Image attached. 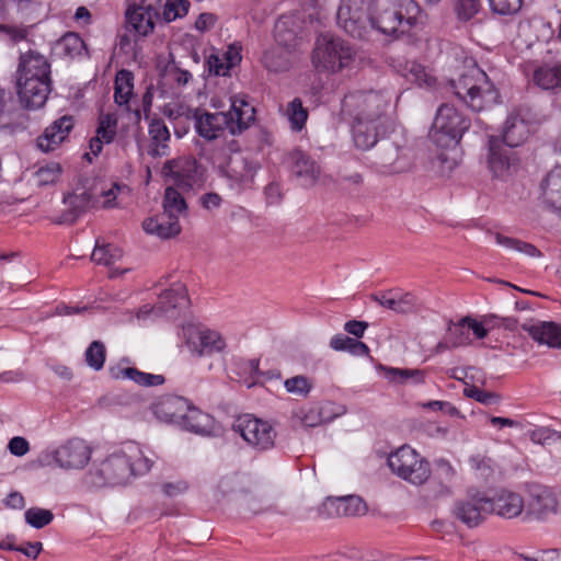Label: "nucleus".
Returning <instances> with one entry per match:
<instances>
[{"label": "nucleus", "instance_id": "obj_1", "mask_svg": "<svg viewBox=\"0 0 561 561\" xmlns=\"http://www.w3.org/2000/svg\"><path fill=\"white\" fill-rule=\"evenodd\" d=\"M420 13L415 0H342L336 19L352 37L365 38L374 28L383 34L409 32Z\"/></svg>", "mask_w": 561, "mask_h": 561}, {"label": "nucleus", "instance_id": "obj_2", "mask_svg": "<svg viewBox=\"0 0 561 561\" xmlns=\"http://www.w3.org/2000/svg\"><path fill=\"white\" fill-rule=\"evenodd\" d=\"M342 112L350 116L356 148H373L378 138L392 128L391 96L381 91H356L342 102Z\"/></svg>", "mask_w": 561, "mask_h": 561}, {"label": "nucleus", "instance_id": "obj_3", "mask_svg": "<svg viewBox=\"0 0 561 561\" xmlns=\"http://www.w3.org/2000/svg\"><path fill=\"white\" fill-rule=\"evenodd\" d=\"M455 95L474 112L496 104L500 93L488 75L476 64L469 66L458 79L450 81Z\"/></svg>", "mask_w": 561, "mask_h": 561}, {"label": "nucleus", "instance_id": "obj_4", "mask_svg": "<svg viewBox=\"0 0 561 561\" xmlns=\"http://www.w3.org/2000/svg\"><path fill=\"white\" fill-rule=\"evenodd\" d=\"M125 192H129L127 185L112 182L108 185H96L91 192L82 191L81 193L68 194L64 197V203L69 209L61 216L59 222H73L89 207L114 208L118 205L116 202L118 195Z\"/></svg>", "mask_w": 561, "mask_h": 561}, {"label": "nucleus", "instance_id": "obj_5", "mask_svg": "<svg viewBox=\"0 0 561 561\" xmlns=\"http://www.w3.org/2000/svg\"><path fill=\"white\" fill-rule=\"evenodd\" d=\"M353 48L341 38L321 35L317 38L312 54L316 69L336 72L351 66L354 61Z\"/></svg>", "mask_w": 561, "mask_h": 561}, {"label": "nucleus", "instance_id": "obj_6", "mask_svg": "<svg viewBox=\"0 0 561 561\" xmlns=\"http://www.w3.org/2000/svg\"><path fill=\"white\" fill-rule=\"evenodd\" d=\"M470 127V119L456 107L443 104L437 110L431 137L443 148L456 146Z\"/></svg>", "mask_w": 561, "mask_h": 561}, {"label": "nucleus", "instance_id": "obj_7", "mask_svg": "<svg viewBox=\"0 0 561 561\" xmlns=\"http://www.w3.org/2000/svg\"><path fill=\"white\" fill-rule=\"evenodd\" d=\"M387 462L392 473L415 485L423 484L431 476L428 461L407 445L391 453Z\"/></svg>", "mask_w": 561, "mask_h": 561}, {"label": "nucleus", "instance_id": "obj_8", "mask_svg": "<svg viewBox=\"0 0 561 561\" xmlns=\"http://www.w3.org/2000/svg\"><path fill=\"white\" fill-rule=\"evenodd\" d=\"M493 513L491 497L479 490H468L465 497L455 502L453 514L462 524L473 528L482 524Z\"/></svg>", "mask_w": 561, "mask_h": 561}, {"label": "nucleus", "instance_id": "obj_9", "mask_svg": "<svg viewBox=\"0 0 561 561\" xmlns=\"http://www.w3.org/2000/svg\"><path fill=\"white\" fill-rule=\"evenodd\" d=\"M486 167L494 179L505 181L517 172L519 158L512 147L502 142L500 137L490 136Z\"/></svg>", "mask_w": 561, "mask_h": 561}, {"label": "nucleus", "instance_id": "obj_10", "mask_svg": "<svg viewBox=\"0 0 561 561\" xmlns=\"http://www.w3.org/2000/svg\"><path fill=\"white\" fill-rule=\"evenodd\" d=\"M374 151V163L385 174H399L412 167L408 150L390 139L378 138Z\"/></svg>", "mask_w": 561, "mask_h": 561}, {"label": "nucleus", "instance_id": "obj_11", "mask_svg": "<svg viewBox=\"0 0 561 561\" xmlns=\"http://www.w3.org/2000/svg\"><path fill=\"white\" fill-rule=\"evenodd\" d=\"M232 427L250 446L257 450H267L274 447L276 431L266 421L245 414L239 416Z\"/></svg>", "mask_w": 561, "mask_h": 561}, {"label": "nucleus", "instance_id": "obj_12", "mask_svg": "<svg viewBox=\"0 0 561 561\" xmlns=\"http://www.w3.org/2000/svg\"><path fill=\"white\" fill-rule=\"evenodd\" d=\"M130 477V462L125 448L112 454L95 471L89 472L90 482L95 486L124 484Z\"/></svg>", "mask_w": 561, "mask_h": 561}, {"label": "nucleus", "instance_id": "obj_13", "mask_svg": "<svg viewBox=\"0 0 561 561\" xmlns=\"http://www.w3.org/2000/svg\"><path fill=\"white\" fill-rule=\"evenodd\" d=\"M162 173L182 191H192L203 184V171L193 158L169 160Z\"/></svg>", "mask_w": 561, "mask_h": 561}, {"label": "nucleus", "instance_id": "obj_14", "mask_svg": "<svg viewBox=\"0 0 561 561\" xmlns=\"http://www.w3.org/2000/svg\"><path fill=\"white\" fill-rule=\"evenodd\" d=\"M561 511L558 492L546 485H535L529 490L526 504V516L536 520L545 522L551 515Z\"/></svg>", "mask_w": 561, "mask_h": 561}, {"label": "nucleus", "instance_id": "obj_15", "mask_svg": "<svg viewBox=\"0 0 561 561\" xmlns=\"http://www.w3.org/2000/svg\"><path fill=\"white\" fill-rule=\"evenodd\" d=\"M90 446L80 438H72L56 448L50 455L55 463L65 470L83 469L91 459Z\"/></svg>", "mask_w": 561, "mask_h": 561}, {"label": "nucleus", "instance_id": "obj_16", "mask_svg": "<svg viewBox=\"0 0 561 561\" xmlns=\"http://www.w3.org/2000/svg\"><path fill=\"white\" fill-rule=\"evenodd\" d=\"M182 337L187 347L199 356L221 352L226 346L219 333L210 330H202L194 324L183 327Z\"/></svg>", "mask_w": 561, "mask_h": 561}, {"label": "nucleus", "instance_id": "obj_17", "mask_svg": "<svg viewBox=\"0 0 561 561\" xmlns=\"http://www.w3.org/2000/svg\"><path fill=\"white\" fill-rule=\"evenodd\" d=\"M51 91V80L16 75V92L21 104L28 110L42 107Z\"/></svg>", "mask_w": 561, "mask_h": 561}, {"label": "nucleus", "instance_id": "obj_18", "mask_svg": "<svg viewBox=\"0 0 561 561\" xmlns=\"http://www.w3.org/2000/svg\"><path fill=\"white\" fill-rule=\"evenodd\" d=\"M366 508V504L356 495L328 496L317 512L321 518H333L363 515Z\"/></svg>", "mask_w": 561, "mask_h": 561}, {"label": "nucleus", "instance_id": "obj_19", "mask_svg": "<svg viewBox=\"0 0 561 561\" xmlns=\"http://www.w3.org/2000/svg\"><path fill=\"white\" fill-rule=\"evenodd\" d=\"M230 110L225 112L227 129L231 135H240L255 121V108L249 103L245 94H236L230 98Z\"/></svg>", "mask_w": 561, "mask_h": 561}, {"label": "nucleus", "instance_id": "obj_20", "mask_svg": "<svg viewBox=\"0 0 561 561\" xmlns=\"http://www.w3.org/2000/svg\"><path fill=\"white\" fill-rule=\"evenodd\" d=\"M75 118L71 115H64L47 126L43 134L37 137L36 146L43 152L56 150L73 129Z\"/></svg>", "mask_w": 561, "mask_h": 561}, {"label": "nucleus", "instance_id": "obj_21", "mask_svg": "<svg viewBox=\"0 0 561 561\" xmlns=\"http://www.w3.org/2000/svg\"><path fill=\"white\" fill-rule=\"evenodd\" d=\"M371 298L380 306L401 314L416 312L421 307L420 299L412 293L389 290L373 295Z\"/></svg>", "mask_w": 561, "mask_h": 561}, {"label": "nucleus", "instance_id": "obj_22", "mask_svg": "<svg viewBox=\"0 0 561 561\" xmlns=\"http://www.w3.org/2000/svg\"><path fill=\"white\" fill-rule=\"evenodd\" d=\"M257 169L259 164L254 160L237 152L228 158L224 170L230 180L248 185L253 182Z\"/></svg>", "mask_w": 561, "mask_h": 561}, {"label": "nucleus", "instance_id": "obj_23", "mask_svg": "<svg viewBox=\"0 0 561 561\" xmlns=\"http://www.w3.org/2000/svg\"><path fill=\"white\" fill-rule=\"evenodd\" d=\"M541 202L549 211L561 217V167L553 168L542 180Z\"/></svg>", "mask_w": 561, "mask_h": 561}, {"label": "nucleus", "instance_id": "obj_24", "mask_svg": "<svg viewBox=\"0 0 561 561\" xmlns=\"http://www.w3.org/2000/svg\"><path fill=\"white\" fill-rule=\"evenodd\" d=\"M291 173L301 181L304 186L313 185L321 173V169L307 153L294 150L289 154Z\"/></svg>", "mask_w": 561, "mask_h": 561}, {"label": "nucleus", "instance_id": "obj_25", "mask_svg": "<svg viewBox=\"0 0 561 561\" xmlns=\"http://www.w3.org/2000/svg\"><path fill=\"white\" fill-rule=\"evenodd\" d=\"M522 329L539 344L551 348L561 347V325L556 322L537 321L535 323H524Z\"/></svg>", "mask_w": 561, "mask_h": 561}, {"label": "nucleus", "instance_id": "obj_26", "mask_svg": "<svg viewBox=\"0 0 561 561\" xmlns=\"http://www.w3.org/2000/svg\"><path fill=\"white\" fill-rule=\"evenodd\" d=\"M188 305L190 299L185 285L175 284L172 288L164 290L160 295L157 309L159 314L174 318L178 314V310L185 309Z\"/></svg>", "mask_w": 561, "mask_h": 561}, {"label": "nucleus", "instance_id": "obj_27", "mask_svg": "<svg viewBox=\"0 0 561 561\" xmlns=\"http://www.w3.org/2000/svg\"><path fill=\"white\" fill-rule=\"evenodd\" d=\"M195 129L197 134L206 140H214L218 138L227 128V117L225 112L218 113H199L195 111Z\"/></svg>", "mask_w": 561, "mask_h": 561}, {"label": "nucleus", "instance_id": "obj_28", "mask_svg": "<svg viewBox=\"0 0 561 561\" xmlns=\"http://www.w3.org/2000/svg\"><path fill=\"white\" fill-rule=\"evenodd\" d=\"M16 75L27 78L51 80L50 64L44 55L35 50H30L21 55Z\"/></svg>", "mask_w": 561, "mask_h": 561}, {"label": "nucleus", "instance_id": "obj_29", "mask_svg": "<svg viewBox=\"0 0 561 561\" xmlns=\"http://www.w3.org/2000/svg\"><path fill=\"white\" fill-rule=\"evenodd\" d=\"M493 513L512 519L522 515L525 508V502L518 493L501 490L494 497H491Z\"/></svg>", "mask_w": 561, "mask_h": 561}, {"label": "nucleus", "instance_id": "obj_30", "mask_svg": "<svg viewBox=\"0 0 561 561\" xmlns=\"http://www.w3.org/2000/svg\"><path fill=\"white\" fill-rule=\"evenodd\" d=\"M190 402L178 396H167L154 405L156 416L167 423L180 424L185 417Z\"/></svg>", "mask_w": 561, "mask_h": 561}, {"label": "nucleus", "instance_id": "obj_31", "mask_svg": "<svg viewBox=\"0 0 561 561\" xmlns=\"http://www.w3.org/2000/svg\"><path fill=\"white\" fill-rule=\"evenodd\" d=\"M142 228L147 233L157 236L160 239H170L181 232L179 220L173 215L164 211L145 219Z\"/></svg>", "mask_w": 561, "mask_h": 561}, {"label": "nucleus", "instance_id": "obj_32", "mask_svg": "<svg viewBox=\"0 0 561 561\" xmlns=\"http://www.w3.org/2000/svg\"><path fill=\"white\" fill-rule=\"evenodd\" d=\"M158 15L157 11L148 5H135L126 11L128 25L139 35L146 36L154 27L153 19Z\"/></svg>", "mask_w": 561, "mask_h": 561}, {"label": "nucleus", "instance_id": "obj_33", "mask_svg": "<svg viewBox=\"0 0 561 561\" xmlns=\"http://www.w3.org/2000/svg\"><path fill=\"white\" fill-rule=\"evenodd\" d=\"M529 134L528 123L518 113H512L505 122L502 138L500 139L502 142L515 148L525 142Z\"/></svg>", "mask_w": 561, "mask_h": 561}, {"label": "nucleus", "instance_id": "obj_34", "mask_svg": "<svg viewBox=\"0 0 561 561\" xmlns=\"http://www.w3.org/2000/svg\"><path fill=\"white\" fill-rule=\"evenodd\" d=\"M295 58V51L273 45L262 56V65L270 72H284L290 69Z\"/></svg>", "mask_w": 561, "mask_h": 561}, {"label": "nucleus", "instance_id": "obj_35", "mask_svg": "<svg viewBox=\"0 0 561 561\" xmlns=\"http://www.w3.org/2000/svg\"><path fill=\"white\" fill-rule=\"evenodd\" d=\"M184 415L185 417H183L179 424L182 428L197 434H205L209 432L213 424V419L209 414L204 413L190 403L188 410Z\"/></svg>", "mask_w": 561, "mask_h": 561}, {"label": "nucleus", "instance_id": "obj_36", "mask_svg": "<svg viewBox=\"0 0 561 561\" xmlns=\"http://www.w3.org/2000/svg\"><path fill=\"white\" fill-rule=\"evenodd\" d=\"M149 135L153 147L150 150L152 157H162L167 154L170 131L161 118H154L149 124Z\"/></svg>", "mask_w": 561, "mask_h": 561}, {"label": "nucleus", "instance_id": "obj_37", "mask_svg": "<svg viewBox=\"0 0 561 561\" xmlns=\"http://www.w3.org/2000/svg\"><path fill=\"white\" fill-rule=\"evenodd\" d=\"M134 91V76L128 70H119L116 73L114 87V101L118 106L129 110V100Z\"/></svg>", "mask_w": 561, "mask_h": 561}, {"label": "nucleus", "instance_id": "obj_38", "mask_svg": "<svg viewBox=\"0 0 561 561\" xmlns=\"http://www.w3.org/2000/svg\"><path fill=\"white\" fill-rule=\"evenodd\" d=\"M291 25V20L279 19L274 26V39L275 45L284 48H290L293 51L296 53L299 39L297 37L296 31Z\"/></svg>", "mask_w": 561, "mask_h": 561}, {"label": "nucleus", "instance_id": "obj_39", "mask_svg": "<svg viewBox=\"0 0 561 561\" xmlns=\"http://www.w3.org/2000/svg\"><path fill=\"white\" fill-rule=\"evenodd\" d=\"M535 83L543 90H551L561 85V64L542 66L534 72Z\"/></svg>", "mask_w": 561, "mask_h": 561}, {"label": "nucleus", "instance_id": "obj_40", "mask_svg": "<svg viewBox=\"0 0 561 561\" xmlns=\"http://www.w3.org/2000/svg\"><path fill=\"white\" fill-rule=\"evenodd\" d=\"M191 79V72L181 69L174 60L169 61L161 73V84L176 89L186 85Z\"/></svg>", "mask_w": 561, "mask_h": 561}, {"label": "nucleus", "instance_id": "obj_41", "mask_svg": "<svg viewBox=\"0 0 561 561\" xmlns=\"http://www.w3.org/2000/svg\"><path fill=\"white\" fill-rule=\"evenodd\" d=\"M162 207L164 213L173 215L178 220L187 210L184 197L172 186L167 187L164 191Z\"/></svg>", "mask_w": 561, "mask_h": 561}, {"label": "nucleus", "instance_id": "obj_42", "mask_svg": "<svg viewBox=\"0 0 561 561\" xmlns=\"http://www.w3.org/2000/svg\"><path fill=\"white\" fill-rule=\"evenodd\" d=\"M330 347L334 351H347L355 356H365L369 353L365 343L342 334H336L331 339Z\"/></svg>", "mask_w": 561, "mask_h": 561}, {"label": "nucleus", "instance_id": "obj_43", "mask_svg": "<svg viewBox=\"0 0 561 561\" xmlns=\"http://www.w3.org/2000/svg\"><path fill=\"white\" fill-rule=\"evenodd\" d=\"M125 451L130 462L131 476L145 474L150 470L152 461L142 455L137 445H126Z\"/></svg>", "mask_w": 561, "mask_h": 561}, {"label": "nucleus", "instance_id": "obj_44", "mask_svg": "<svg viewBox=\"0 0 561 561\" xmlns=\"http://www.w3.org/2000/svg\"><path fill=\"white\" fill-rule=\"evenodd\" d=\"M123 252L119 248L113 244L100 245L99 242H96L91 255V260L96 264L111 266L116 261L121 260Z\"/></svg>", "mask_w": 561, "mask_h": 561}, {"label": "nucleus", "instance_id": "obj_45", "mask_svg": "<svg viewBox=\"0 0 561 561\" xmlns=\"http://www.w3.org/2000/svg\"><path fill=\"white\" fill-rule=\"evenodd\" d=\"M469 317H465L457 323H451L447 329L451 347H460L471 343V333L468 327Z\"/></svg>", "mask_w": 561, "mask_h": 561}, {"label": "nucleus", "instance_id": "obj_46", "mask_svg": "<svg viewBox=\"0 0 561 561\" xmlns=\"http://www.w3.org/2000/svg\"><path fill=\"white\" fill-rule=\"evenodd\" d=\"M285 115L290 123V128L299 131L305 127L308 111L302 106L301 100L296 98L288 103Z\"/></svg>", "mask_w": 561, "mask_h": 561}, {"label": "nucleus", "instance_id": "obj_47", "mask_svg": "<svg viewBox=\"0 0 561 561\" xmlns=\"http://www.w3.org/2000/svg\"><path fill=\"white\" fill-rule=\"evenodd\" d=\"M495 241L497 244H500L506 249L514 250L516 252L526 254L528 256L534 257V256L541 255L540 251L534 244L524 242L519 239L510 238V237L503 236L501 233H496Z\"/></svg>", "mask_w": 561, "mask_h": 561}, {"label": "nucleus", "instance_id": "obj_48", "mask_svg": "<svg viewBox=\"0 0 561 561\" xmlns=\"http://www.w3.org/2000/svg\"><path fill=\"white\" fill-rule=\"evenodd\" d=\"M403 76L419 85H432L434 83V78L431 77L425 67L415 62V61H407L403 68Z\"/></svg>", "mask_w": 561, "mask_h": 561}, {"label": "nucleus", "instance_id": "obj_49", "mask_svg": "<svg viewBox=\"0 0 561 561\" xmlns=\"http://www.w3.org/2000/svg\"><path fill=\"white\" fill-rule=\"evenodd\" d=\"M57 47L62 55L73 58L81 55L84 49V42L78 34L67 33L58 41Z\"/></svg>", "mask_w": 561, "mask_h": 561}, {"label": "nucleus", "instance_id": "obj_50", "mask_svg": "<svg viewBox=\"0 0 561 561\" xmlns=\"http://www.w3.org/2000/svg\"><path fill=\"white\" fill-rule=\"evenodd\" d=\"M116 126L117 118L113 114H103L100 117L96 135L94 137L99 138L104 144H110L115 137Z\"/></svg>", "mask_w": 561, "mask_h": 561}, {"label": "nucleus", "instance_id": "obj_51", "mask_svg": "<svg viewBox=\"0 0 561 561\" xmlns=\"http://www.w3.org/2000/svg\"><path fill=\"white\" fill-rule=\"evenodd\" d=\"M284 387L288 393L306 398L312 389V381L304 375H297L286 379Z\"/></svg>", "mask_w": 561, "mask_h": 561}, {"label": "nucleus", "instance_id": "obj_52", "mask_svg": "<svg viewBox=\"0 0 561 561\" xmlns=\"http://www.w3.org/2000/svg\"><path fill=\"white\" fill-rule=\"evenodd\" d=\"M386 377L394 382L403 383L412 380L413 383H421L424 381V371L420 369L388 368Z\"/></svg>", "mask_w": 561, "mask_h": 561}, {"label": "nucleus", "instance_id": "obj_53", "mask_svg": "<svg viewBox=\"0 0 561 561\" xmlns=\"http://www.w3.org/2000/svg\"><path fill=\"white\" fill-rule=\"evenodd\" d=\"M121 374L124 378L134 380L141 386H159L164 382V377L162 375L147 374L131 367L123 369Z\"/></svg>", "mask_w": 561, "mask_h": 561}, {"label": "nucleus", "instance_id": "obj_54", "mask_svg": "<svg viewBox=\"0 0 561 561\" xmlns=\"http://www.w3.org/2000/svg\"><path fill=\"white\" fill-rule=\"evenodd\" d=\"M24 516L26 523L36 529L47 526L54 519V514L49 510L41 507H31L26 510Z\"/></svg>", "mask_w": 561, "mask_h": 561}, {"label": "nucleus", "instance_id": "obj_55", "mask_svg": "<svg viewBox=\"0 0 561 561\" xmlns=\"http://www.w3.org/2000/svg\"><path fill=\"white\" fill-rule=\"evenodd\" d=\"M105 346L100 341H93L88 350L85 351V362L87 364L95 369L100 370L105 362Z\"/></svg>", "mask_w": 561, "mask_h": 561}, {"label": "nucleus", "instance_id": "obj_56", "mask_svg": "<svg viewBox=\"0 0 561 561\" xmlns=\"http://www.w3.org/2000/svg\"><path fill=\"white\" fill-rule=\"evenodd\" d=\"M61 174V167L57 162H50L44 167H41L36 173L35 176L37 179V183L39 185H49L59 179Z\"/></svg>", "mask_w": 561, "mask_h": 561}, {"label": "nucleus", "instance_id": "obj_57", "mask_svg": "<svg viewBox=\"0 0 561 561\" xmlns=\"http://www.w3.org/2000/svg\"><path fill=\"white\" fill-rule=\"evenodd\" d=\"M188 0H167L163 9V16L168 22L184 16L188 12Z\"/></svg>", "mask_w": 561, "mask_h": 561}, {"label": "nucleus", "instance_id": "obj_58", "mask_svg": "<svg viewBox=\"0 0 561 561\" xmlns=\"http://www.w3.org/2000/svg\"><path fill=\"white\" fill-rule=\"evenodd\" d=\"M299 420L304 426L314 427L324 422L330 421V417H324L322 409L317 407H311L308 409H302L299 412Z\"/></svg>", "mask_w": 561, "mask_h": 561}, {"label": "nucleus", "instance_id": "obj_59", "mask_svg": "<svg viewBox=\"0 0 561 561\" xmlns=\"http://www.w3.org/2000/svg\"><path fill=\"white\" fill-rule=\"evenodd\" d=\"M491 10L500 15L517 13L523 4L522 0H488Z\"/></svg>", "mask_w": 561, "mask_h": 561}, {"label": "nucleus", "instance_id": "obj_60", "mask_svg": "<svg viewBox=\"0 0 561 561\" xmlns=\"http://www.w3.org/2000/svg\"><path fill=\"white\" fill-rule=\"evenodd\" d=\"M481 8V0H456L455 9L458 18L468 21L472 19Z\"/></svg>", "mask_w": 561, "mask_h": 561}, {"label": "nucleus", "instance_id": "obj_61", "mask_svg": "<svg viewBox=\"0 0 561 561\" xmlns=\"http://www.w3.org/2000/svg\"><path fill=\"white\" fill-rule=\"evenodd\" d=\"M463 394L483 404H493L499 401L497 394L493 392L483 391L476 386L466 387L463 389Z\"/></svg>", "mask_w": 561, "mask_h": 561}, {"label": "nucleus", "instance_id": "obj_62", "mask_svg": "<svg viewBox=\"0 0 561 561\" xmlns=\"http://www.w3.org/2000/svg\"><path fill=\"white\" fill-rule=\"evenodd\" d=\"M206 67L209 75L227 76L229 73L228 65L219 54H211L206 60Z\"/></svg>", "mask_w": 561, "mask_h": 561}, {"label": "nucleus", "instance_id": "obj_63", "mask_svg": "<svg viewBox=\"0 0 561 561\" xmlns=\"http://www.w3.org/2000/svg\"><path fill=\"white\" fill-rule=\"evenodd\" d=\"M242 505L250 512L257 514L266 510V501L257 494H244Z\"/></svg>", "mask_w": 561, "mask_h": 561}, {"label": "nucleus", "instance_id": "obj_64", "mask_svg": "<svg viewBox=\"0 0 561 561\" xmlns=\"http://www.w3.org/2000/svg\"><path fill=\"white\" fill-rule=\"evenodd\" d=\"M433 168L442 175H448L455 168L456 162L447 158L445 153H439L433 161Z\"/></svg>", "mask_w": 561, "mask_h": 561}]
</instances>
